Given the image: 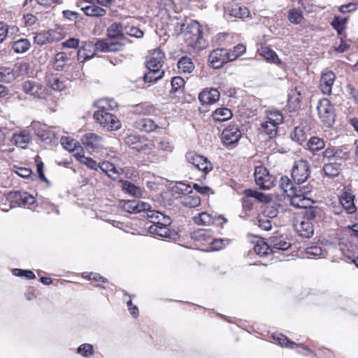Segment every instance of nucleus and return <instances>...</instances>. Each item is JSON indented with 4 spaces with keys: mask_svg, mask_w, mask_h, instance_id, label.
Returning <instances> with one entry per match:
<instances>
[{
    "mask_svg": "<svg viewBox=\"0 0 358 358\" xmlns=\"http://www.w3.org/2000/svg\"><path fill=\"white\" fill-rule=\"evenodd\" d=\"M280 187L287 194L290 204L296 208H307L313 205V200L306 196L311 191L308 185H293L288 177L284 176L281 177Z\"/></svg>",
    "mask_w": 358,
    "mask_h": 358,
    "instance_id": "nucleus-1",
    "label": "nucleus"
},
{
    "mask_svg": "<svg viewBox=\"0 0 358 358\" xmlns=\"http://www.w3.org/2000/svg\"><path fill=\"white\" fill-rule=\"evenodd\" d=\"M148 217L151 219L152 223L148 228L150 234L165 238L170 236L171 231L168 226L171 221L169 216L153 210L148 212Z\"/></svg>",
    "mask_w": 358,
    "mask_h": 358,
    "instance_id": "nucleus-2",
    "label": "nucleus"
},
{
    "mask_svg": "<svg viewBox=\"0 0 358 358\" xmlns=\"http://www.w3.org/2000/svg\"><path fill=\"white\" fill-rule=\"evenodd\" d=\"M203 31L201 26L197 21H191L185 32V41L188 46L202 49L205 47V43L202 37Z\"/></svg>",
    "mask_w": 358,
    "mask_h": 358,
    "instance_id": "nucleus-3",
    "label": "nucleus"
},
{
    "mask_svg": "<svg viewBox=\"0 0 358 358\" xmlns=\"http://www.w3.org/2000/svg\"><path fill=\"white\" fill-rule=\"evenodd\" d=\"M311 207L312 206L307 208L303 217L299 223L295 224L296 231L301 236L304 238L311 237L314 232L313 221L315 218V213Z\"/></svg>",
    "mask_w": 358,
    "mask_h": 358,
    "instance_id": "nucleus-4",
    "label": "nucleus"
},
{
    "mask_svg": "<svg viewBox=\"0 0 358 358\" xmlns=\"http://www.w3.org/2000/svg\"><path fill=\"white\" fill-rule=\"evenodd\" d=\"M94 118L101 127L107 131H117L121 128V122L116 115L110 112L96 110L94 113Z\"/></svg>",
    "mask_w": 358,
    "mask_h": 358,
    "instance_id": "nucleus-5",
    "label": "nucleus"
},
{
    "mask_svg": "<svg viewBox=\"0 0 358 358\" xmlns=\"http://www.w3.org/2000/svg\"><path fill=\"white\" fill-rule=\"evenodd\" d=\"M317 114L324 125L330 127L335 121V112L332 104L327 99H321L317 106Z\"/></svg>",
    "mask_w": 358,
    "mask_h": 358,
    "instance_id": "nucleus-6",
    "label": "nucleus"
},
{
    "mask_svg": "<svg viewBox=\"0 0 358 358\" xmlns=\"http://www.w3.org/2000/svg\"><path fill=\"white\" fill-rule=\"evenodd\" d=\"M22 90L34 99H44L48 95L47 88L41 83L34 80H27L22 83Z\"/></svg>",
    "mask_w": 358,
    "mask_h": 358,
    "instance_id": "nucleus-7",
    "label": "nucleus"
},
{
    "mask_svg": "<svg viewBox=\"0 0 358 358\" xmlns=\"http://www.w3.org/2000/svg\"><path fill=\"white\" fill-rule=\"evenodd\" d=\"M255 180L257 185L264 189H269L276 182V178L271 175L264 166H257L254 173Z\"/></svg>",
    "mask_w": 358,
    "mask_h": 358,
    "instance_id": "nucleus-8",
    "label": "nucleus"
},
{
    "mask_svg": "<svg viewBox=\"0 0 358 358\" xmlns=\"http://www.w3.org/2000/svg\"><path fill=\"white\" fill-rule=\"evenodd\" d=\"M7 199L10 203V208L15 206L29 208L36 202L35 198L25 192H10L7 194Z\"/></svg>",
    "mask_w": 358,
    "mask_h": 358,
    "instance_id": "nucleus-9",
    "label": "nucleus"
},
{
    "mask_svg": "<svg viewBox=\"0 0 358 358\" xmlns=\"http://www.w3.org/2000/svg\"><path fill=\"white\" fill-rule=\"evenodd\" d=\"M310 176V167L306 161L299 160L295 162L292 170V179L297 185L301 186Z\"/></svg>",
    "mask_w": 358,
    "mask_h": 358,
    "instance_id": "nucleus-10",
    "label": "nucleus"
},
{
    "mask_svg": "<svg viewBox=\"0 0 358 358\" xmlns=\"http://www.w3.org/2000/svg\"><path fill=\"white\" fill-rule=\"evenodd\" d=\"M186 159L189 164L205 174L208 173L213 169L210 162L203 156L189 152L186 155Z\"/></svg>",
    "mask_w": 358,
    "mask_h": 358,
    "instance_id": "nucleus-11",
    "label": "nucleus"
},
{
    "mask_svg": "<svg viewBox=\"0 0 358 358\" xmlns=\"http://www.w3.org/2000/svg\"><path fill=\"white\" fill-rule=\"evenodd\" d=\"M244 196L243 199V208L245 210H250L252 209L254 200L265 203L269 201L268 197L264 194L251 189H245L244 191Z\"/></svg>",
    "mask_w": 358,
    "mask_h": 358,
    "instance_id": "nucleus-12",
    "label": "nucleus"
},
{
    "mask_svg": "<svg viewBox=\"0 0 358 358\" xmlns=\"http://www.w3.org/2000/svg\"><path fill=\"white\" fill-rule=\"evenodd\" d=\"M80 141L87 150L92 151L98 150L103 145L102 137L92 132H87L83 135Z\"/></svg>",
    "mask_w": 358,
    "mask_h": 358,
    "instance_id": "nucleus-13",
    "label": "nucleus"
},
{
    "mask_svg": "<svg viewBox=\"0 0 358 358\" xmlns=\"http://www.w3.org/2000/svg\"><path fill=\"white\" fill-rule=\"evenodd\" d=\"M122 208L129 213H138L141 212H148L151 210V206L140 200H128L122 201Z\"/></svg>",
    "mask_w": 358,
    "mask_h": 358,
    "instance_id": "nucleus-14",
    "label": "nucleus"
},
{
    "mask_svg": "<svg viewBox=\"0 0 358 358\" xmlns=\"http://www.w3.org/2000/svg\"><path fill=\"white\" fill-rule=\"evenodd\" d=\"M208 61L214 69H219L229 61L228 50L224 48L216 49L212 51L208 57Z\"/></svg>",
    "mask_w": 358,
    "mask_h": 358,
    "instance_id": "nucleus-15",
    "label": "nucleus"
},
{
    "mask_svg": "<svg viewBox=\"0 0 358 358\" xmlns=\"http://www.w3.org/2000/svg\"><path fill=\"white\" fill-rule=\"evenodd\" d=\"M241 137V132L237 125L230 124L222 134V140L224 145H230L237 143Z\"/></svg>",
    "mask_w": 358,
    "mask_h": 358,
    "instance_id": "nucleus-16",
    "label": "nucleus"
},
{
    "mask_svg": "<svg viewBox=\"0 0 358 358\" xmlns=\"http://www.w3.org/2000/svg\"><path fill=\"white\" fill-rule=\"evenodd\" d=\"M193 220L194 223L199 225L219 224L227 221L226 219L220 216H213L212 214L206 212H203L199 213L197 216H194Z\"/></svg>",
    "mask_w": 358,
    "mask_h": 358,
    "instance_id": "nucleus-17",
    "label": "nucleus"
},
{
    "mask_svg": "<svg viewBox=\"0 0 358 358\" xmlns=\"http://www.w3.org/2000/svg\"><path fill=\"white\" fill-rule=\"evenodd\" d=\"M354 199L355 196L350 192V189L345 187L339 197V201L343 208L346 210L348 213L352 214L357 210L354 203Z\"/></svg>",
    "mask_w": 358,
    "mask_h": 358,
    "instance_id": "nucleus-18",
    "label": "nucleus"
},
{
    "mask_svg": "<svg viewBox=\"0 0 358 358\" xmlns=\"http://www.w3.org/2000/svg\"><path fill=\"white\" fill-rule=\"evenodd\" d=\"M164 57V53L161 50L156 49L153 50L147 59L146 66L148 69L161 71Z\"/></svg>",
    "mask_w": 358,
    "mask_h": 358,
    "instance_id": "nucleus-19",
    "label": "nucleus"
},
{
    "mask_svg": "<svg viewBox=\"0 0 358 358\" xmlns=\"http://www.w3.org/2000/svg\"><path fill=\"white\" fill-rule=\"evenodd\" d=\"M220 92L215 88H206L199 95V99L203 105L213 104L220 99Z\"/></svg>",
    "mask_w": 358,
    "mask_h": 358,
    "instance_id": "nucleus-20",
    "label": "nucleus"
},
{
    "mask_svg": "<svg viewBox=\"0 0 358 358\" xmlns=\"http://www.w3.org/2000/svg\"><path fill=\"white\" fill-rule=\"evenodd\" d=\"M96 46L92 41H85L78 51V59L82 62L92 59L96 54Z\"/></svg>",
    "mask_w": 358,
    "mask_h": 358,
    "instance_id": "nucleus-21",
    "label": "nucleus"
},
{
    "mask_svg": "<svg viewBox=\"0 0 358 358\" xmlns=\"http://www.w3.org/2000/svg\"><path fill=\"white\" fill-rule=\"evenodd\" d=\"M94 45L96 46V51L101 52H115L122 49V44L117 42H114L110 38L99 40Z\"/></svg>",
    "mask_w": 358,
    "mask_h": 358,
    "instance_id": "nucleus-22",
    "label": "nucleus"
},
{
    "mask_svg": "<svg viewBox=\"0 0 358 358\" xmlns=\"http://www.w3.org/2000/svg\"><path fill=\"white\" fill-rule=\"evenodd\" d=\"M31 140L30 132L27 129H23L13 134L12 141L13 143L21 148H26Z\"/></svg>",
    "mask_w": 358,
    "mask_h": 358,
    "instance_id": "nucleus-23",
    "label": "nucleus"
},
{
    "mask_svg": "<svg viewBox=\"0 0 358 358\" xmlns=\"http://www.w3.org/2000/svg\"><path fill=\"white\" fill-rule=\"evenodd\" d=\"M335 79L336 76L332 71H328L322 75L320 87L324 94H331Z\"/></svg>",
    "mask_w": 358,
    "mask_h": 358,
    "instance_id": "nucleus-24",
    "label": "nucleus"
},
{
    "mask_svg": "<svg viewBox=\"0 0 358 358\" xmlns=\"http://www.w3.org/2000/svg\"><path fill=\"white\" fill-rule=\"evenodd\" d=\"M225 11L229 15L240 19H245L250 15V13L247 7L241 6L238 4L227 8Z\"/></svg>",
    "mask_w": 358,
    "mask_h": 358,
    "instance_id": "nucleus-25",
    "label": "nucleus"
},
{
    "mask_svg": "<svg viewBox=\"0 0 358 358\" xmlns=\"http://www.w3.org/2000/svg\"><path fill=\"white\" fill-rule=\"evenodd\" d=\"M278 125L268 120L262 122L259 127V131L262 135H266L269 138H274L277 134Z\"/></svg>",
    "mask_w": 358,
    "mask_h": 358,
    "instance_id": "nucleus-26",
    "label": "nucleus"
},
{
    "mask_svg": "<svg viewBox=\"0 0 358 358\" xmlns=\"http://www.w3.org/2000/svg\"><path fill=\"white\" fill-rule=\"evenodd\" d=\"M257 52L260 56L263 57L268 62L277 64L281 63L276 53L267 46L260 45L257 48Z\"/></svg>",
    "mask_w": 358,
    "mask_h": 358,
    "instance_id": "nucleus-27",
    "label": "nucleus"
},
{
    "mask_svg": "<svg viewBox=\"0 0 358 358\" xmlns=\"http://www.w3.org/2000/svg\"><path fill=\"white\" fill-rule=\"evenodd\" d=\"M108 38L111 41L113 39H121L125 34V27H123L122 23H113L107 30Z\"/></svg>",
    "mask_w": 358,
    "mask_h": 358,
    "instance_id": "nucleus-28",
    "label": "nucleus"
},
{
    "mask_svg": "<svg viewBox=\"0 0 358 358\" xmlns=\"http://www.w3.org/2000/svg\"><path fill=\"white\" fill-rule=\"evenodd\" d=\"M271 246L273 249L286 250L291 246V243L287 241L285 237L281 235H274L270 238Z\"/></svg>",
    "mask_w": 358,
    "mask_h": 358,
    "instance_id": "nucleus-29",
    "label": "nucleus"
},
{
    "mask_svg": "<svg viewBox=\"0 0 358 358\" xmlns=\"http://www.w3.org/2000/svg\"><path fill=\"white\" fill-rule=\"evenodd\" d=\"M97 107V110H103L108 112L117 108V103L113 99L101 98L94 103Z\"/></svg>",
    "mask_w": 358,
    "mask_h": 358,
    "instance_id": "nucleus-30",
    "label": "nucleus"
},
{
    "mask_svg": "<svg viewBox=\"0 0 358 358\" xmlns=\"http://www.w3.org/2000/svg\"><path fill=\"white\" fill-rule=\"evenodd\" d=\"M213 233L209 229H199L192 233V238L195 241L209 244L212 240Z\"/></svg>",
    "mask_w": 358,
    "mask_h": 358,
    "instance_id": "nucleus-31",
    "label": "nucleus"
},
{
    "mask_svg": "<svg viewBox=\"0 0 358 358\" xmlns=\"http://www.w3.org/2000/svg\"><path fill=\"white\" fill-rule=\"evenodd\" d=\"M61 144L64 149L73 152V155L77 152H83V149L79 145L78 142L75 139H72L69 137H62Z\"/></svg>",
    "mask_w": 358,
    "mask_h": 358,
    "instance_id": "nucleus-32",
    "label": "nucleus"
},
{
    "mask_svg": "<svg viewBox=\"0 0 358 358\" xmlns=\"http://www.w3.org/2000/svg\"><path fill=\"white\" fill-rule=\"evenodd\" d=\"M99 169L113 180H117L120 176L119 170L109 162H103L100 164Z\"/></svg>",
    "mask_w": 358,
    "mask_h": 358,
    "instance_id": "nucleus-33",
    "label": "nucleus"
},
{
    "mask_svg": "<svg viewBox=\"0 0 358 358\" xmlns=\"http://www.w3.org/2000/svg\"><path fill=\"white\" fill-rule=\"evenodd\" d=\"M265 118L266 120L278 125L281 124L284 120L282 113L275 108H270L265 110Z\"/></svg>",
    "mask_w": 358,
    "mask_h": 358,
    "instance_id": "nucleus-34",
    "label": "nucleus"
},
{
    "mask_svg": "<svg viewBox=\"0 0 358 358\" xmlns=\"http://www.w3.org/2000/svg\"><path fill=\"white\" fill-rule=\"evenodd\" d=\"M82 10L86 15L90 17H102L106 14L105 9L94 3L82 8Z\"/></svg>",
    "mask_w": 358,
    "mask_h": 358,
    "instance_id": "nucleus-35",
    "label": "nucleus"
},
{
    "mask_svg": "<svg viewBox=\"0 0 358 358\" xmlns=\"http://www.w3.org/2000/svg\"><path fill=\"white\" fill-rule=\"evenodd\" d=\"M122 189L133 196L139 197L142 196V191L139 187H137L128 180H120Z\"/></svg>",
    "mask_w": 358,
    "mask_h": 358,
    "instance_id": "nucleus-36",
    "label": "nucleus"
},
{
    "mask_svg": "<svg viewBox=\"0 0 358 358\" xmlns=\"http://www.w3.org/2000/svg\"><path fill=\"white\" fill-rule=\"evenodd\" d=\"M307 136L308 129L301 126L296 127L291 133V138L301 145L306 141Z\"/></svg>",
    "mask_w": 358,
    "mask_h": 358,
    "instance_id": "nucleus-37",
    "label": "nucleus"
},
{
    "mask_svg": "<svg viewBox=\"0 0 358 358\" xmlns=\"http://www.w3.org/2000/svg\"><path fill=\"white\" fill-rule=\"evenodd\" d=\"M301 94L299 87L292 90L289 94L288 103L293 110L297 109L300 106L301 101Z\"/></svg>",
    "mask_w": 358,
    "mask_h": 358,
    "instance_id": "nucleus-38",
    "label": "nucleus"
},
{
    "mask_svg": "<svg viewBox=\"0 0 358 358\" xmlns=\"http://www.w3.org/2000/svg\"><path fill=\"white\" fill-rule=\"evenodd\" d=\"M136 127L140 130L151 132L157 128V125L155 122L149 118H143L136 122Z\"/></svg>",
    "mask_w": 358,
    "mask_h": 358,
    "instance_id": "nucleus-39",
    "label": "nucleus"
},
{
    "mask_svg": "<svg viewBox=\"0 0 358 358\" xmlns=\"http://www.w3.org/2000/svg\"><path fill=\"white\" fill-rule=\"evenodd\" d=\"M49 37L52 43L61 41L66 36V31L63 27L57 25L54 28L48 30Z\"/></svg>",
    "mask_w": 358,
    "mask_h": 358,
    "instance_id": "nucleus-40",
    "label": "nucleus"
},
{
    "mask_svg": "<svg viewBox=\"0 0 358 358\" xmlns=\"http://www.w3.org/2000/svg\"><path fill=\"white\" fill-rule=\"evenodd\" d=\"M231 117L232 113L231 110L227 108H217L212 114L213 119L216 122H224L228 120Z\"/></svg>",
    "mask_w": 358,
    "mask_h": 358,
    "instance_id": "nucleus-41",
    "label": "nucleus"
},
{
    "mask_svg": "<svg viewBox=\"0 0 358 358\" xmlns=\"http://www.w3.org/2000/svg\"><path fill=\"white\" fill-rule=\"evenodd\" d=\"M31 48V43L27 38H21L13 43L12 48L15 52L22 54L27 52Z\"/></svg>",
    "mask_w": 358,
    "mask_h": 358,
    "instance_id": "nucleus-42",
    "label": "nucleus"
},
{
    "mask_svg": "<svg viewBox=\"0 0 358 358\" xmlns=\"http://www.w3.org/2000/svg\"><path fill=\"white\" fill-rule=\"evenodd\" d=\"M74 157L79 160L81 163L86 165L87 167L93 169L98 170L100 166V164H98L95 160L90 157H85L83 152H77L74 154Z\"/></svg>",
    "mask_w": 358,
    "mask_h": 358,
    "instance_id": "nucleus-43",
    "label": "nucleus"
},
{
    "mask_svg": "<svg viewBox=\"0 0 358 358\" xmlns=\"http://www.w3.org/2000/svg\"><path fill=\"white\" fill-rule=\"evenodd\" d=\"M182 203L187 207L195 208L200 205L201 199L196 194L188 193L182 197Z\"/></svg>",
    "mask_w": 358,
    "mask_h": 358,
    "instance_id": "nucleus-44",
    "label": "nucleus"
},
{
    "mask_svg": "<svg viewBox=\"0 0 358 358\" xmlns=\"http://www.w3.org/2000/svg\"><path fill=\"white\" fill-rule=\"evenodd\" d=\"M341 169V164L335 161L324 164L323 171L326 176L330 177L337 176Z\"/></svg>",
    "mask_w": 358,
    "mask_h": 358,
    "instance_id": "nucleus-45",
    "label": "nucleus"
},
{
    "mask_svg": "<svg viewBox=\"0 0 358 358\" xmlns=\"http://www.w3.org/2000/svg\"><path fill=\"white\" fill-rule=\"evenodd\" d=\"M178 68L180 72L191 73L194 69V65L189 57H183L178 61Z\"/></svg>",
    "mask_w": 358,
    "mask_h": 358,
    "instance_id": "nucleus-46",
    "label": "nucleus"
},
{
    "mask_svg": "<svg viewBox=\"0 0 358 358\" xmlns=\"http://www.w3.org/2000/svg\"><path fill=\"white\" fill-rule=\"evenodd\" d=\"M348 19L345 17H335L331 22L332 27L336 30L339 36H344Z\"/></svg>",
    "mask_w": 358,
    "mask_h": 358,
    "instance_id": "nucleus-47",
    "label": "nucleus"
},
{
    "mask_svg": "<svg viewBox=\"0 0 358 358\" xmlns=\"http://www.w3.org/2000/svg\"><path fill=\"white\" fill-rule=\"evenodd\" d=\"M48 85L55 91H62L65 89L64 82L56 76H51L48 78Z\"/></svg>",
    "mask_w": 358,
    "mask_h": 358,
    "instance_id": "nucleus-48",
    "label": "nucleus"
},
{
    "mask_svg": "<svg viewBox=\"0 0 358 358\" xmlns=\"http://www.w3.org/2000/svg\"><path fill=\"white\" fill-rule=\"evenodd\" d=\"M254 250L257 255L260 257L266 256L272 252V249L267 245V243L263 240H259L257 241Z\"/></svg>",
    "mask_w": 358,
    "mask_h": 358,
    "instance_id": "nucleus-49",
    "label": "nucleus"
},
{
    "mask_svg": "<svg viewBox=\"0 0 358 358\" xmlns=\"http://www.w3.org/2000/svg\"><path fill=\"white\" fill-rule=\"evenodd\" d=\"M273 337L275 340L278 341L279 345H281L282 347H289L292 348L294 345H296L295 343L290 341L285 336L282 334L273 336ZM297 346L301 347L303 350L307 351L308 352H311V351L308 348L302 347L301 345H297Z\"/></svg>",
    "mask_w": 358,
    "mask_h": 358,
    "instance_id": "nucleus-50",
    "label": "nucleus"
},
{
    "mask_svg": "<svg viewBox=\"0 0 358 358\" xmlns=\"http://www.w3.org/2000/svg\"><path fill=\"white\" fill-rule=\"evenodd\" d=\"M307 145L312 152H317L325 147L324 141L318 137L310 138Z\"/></svg>",
    "mask_w": 358,
    "mask_h": 358,
    "instance_id": "nucleus-51",
    "label": "nucleus"
},
{
    "mask_svg": "<svg viewBox=\"0 0 358 358\" xmlns=\"http://www.w3.org/2000/svg\"><path fill=\"white\" fill-rule=\"evenodd\" d=\"M287 17L291 23L298 24L302 22L303 15L301 10L292 8L289 10Z\"/></svg>",
    "mask_w": 358,
    "mask_h": 358,
    "instance_id": "nucleus-52",
    "label": "nucleus"
},
{
    "mask_svg": "<svg viewBox=\"0 0 358 358\" xmlns=\"http://www.w3.org/2000/svg\"><path fill=\"white\" fill-rule=\"evenodd\" d=\"M149 71L145 73L143 76V80L145 83L157 82L159 80L163 74L164 71L156 69H148Z\"/></svg>",
    "mask_w": 358,
    "mask_h": 358,
    "instance_id": "nucleus-53",
    "label": "nucleus"
},
{
    "mask_svg": "<svg viewBox=\"0 0 358 358\" xmlns=\"http://www.w3.org/2000/svg\"><path fill=\"white\" fill-rule=\"evenodd\" d=\"M307 258L324 257L325 254L322 248L319 246H310L306 250Z\"/></svg>",
    "mask_w": 358,
    "mask_h": 358,
    "instance_id": "nucleus-54",
    "label": "nucleus"
},
{
    "mask_svg": "<svg viewBox=\"0 0 358 358\" xmlns=\"http://www.w3.org/2000/svg\"><path fill=\"white\" fill-rule=\"evenodd\" d=\"M68 57L65 52H61L55 55L54 59V67L57 70H61L66 64Z\"/></svg>",
    "mask_w": 358,
    "mask_h": 358,
    "instance_id": "nucleus-55",
    "label": "nucleus"
},
{
    "mask_svg": "<svg viewBox=\"0 0 358 358\" xmlns=\"http://www.w3.org/2000/svg\"><path fill=\"white\" fill-rule=\"evenodd\" d=\"M34 43L39 45L51 43L48 31L36 33L34 37Z\"/></svg>",
    "mask_w": 358,
    "mask_h": 358,
    "instance_id": "nucleus-56",
    "label": "nucleus"
},
{
    "mask_svg": "<svg viewBox=\"0 0 358 358\" xmlns=\"http://www.w3.org/2000/svg\"><path fill=\"white\" fill-rule=\"evenodd\" d=\"M245 46L242 44H238L234 47L233 50L228 51L229 61H234L237 57L241 56L245 52Z\"/></svg>",
    "mask_w": 358,
    "mask_h": 358,
    "instance_id": "nucleus-57",
    "label": "nucleus"
},
{
    "mask_svg": "<svg viewBox=\"0 0 358 358\" xmlns=\"http://www.w3.org/2000/svg\"><path fill=\"white\" fill-rule=\"evenodd\" d=\"M77 352L84 357H89L94 354L93 346L89 343L82 344L78 348Z\"/></svg>",
    "mask_w": 358,
    "mask_h": 358,
    "instance_id": "nucleus-58",
    "label": "nucleus"
},
{
    "mask_svg": "<svg viewBox=\"0 0 358 358\" xmlns=\"http://www.w3.org/2000/svg\"><path fill=\"white\" fill-rule=\"evenodd\" d=\"M185 83V80L182 78L180 76L173 77L171 80L172 92H178L181 91L182 92Z\"/></svg>",
    "mask_w": 358,
    "mask_h": 358,
    "instance_id": "nucleus-59",
    "label": "nucleus"
},
{
    "mask_svg": "<svg viewBox=\"0 0 358 358\" xmlns=\"http://www.w3.org/2000/svg\"><path fill=\"white\" fill-rule=\"evenodd\" d=\"M14 275L18 277H25L27 279L32 280L36 278L35 274L30 270H22L20 268H14L12 271Z\"/></svg>",
    "mask_w": 358,
    "mask_h": 358,
    "instance_id": "nucleus-60",
    "label": "nucleus"
},
{
    "mask_svg": "<svg viewBox=\"0 0 358 358\" xmlns=\"http://www.w3.org/2000/svg\"><path fill=\"white\" fill-rule=\"evenodd\" d=\"M13 79L12 70L9 68L0 67V82L8 83Z\"/></svg>",
    "mask_w": 358,
    "mask_h": 358,
    "instance_id": "nucleus-61",
    "label": "nucleus"
},
{
    "mask_svg": "<svg viewBox=\"0 0 358 358\" xmlns=\"http://www.w3.org/2000/svg\"><path fill=\"white\" fill-rule=\"evenodd\" d=\"M350 48V44L346 40V34L341 36L340 43L335 46V50L338 52H344Z\"/></svg>",
    "mask_w": 358,
    "mask_h": 358,
    "instance_id": "nucleus-62",
    "label": "nucleus"
},
{
    "mask_svg": "<svg viewBox=\"0 0 358 358\" xmlns=\"http://www.w3.org/2000/svg\"><path fill=\"white\" fill-rule=\"evenodd\" d=\"M125 34L138 38H141L143 36V31L135 27L129 28L125 27Z\"/></svg>",
    "mask_w": 358,
    "mask_h": 358,
    "instance_id": "nucleus-63",
    "label": "nucleus"
},
{
    "mask_svg": "<svg viewBox=\"0 0 358 358\" xmlns=\"http://www.w3.org/2000/svg\"><path fill=\"white\" fill-rule=\"evenodd\" d=\"M80 41L78 38H70L66 41L62 43V47L65 48H78L79 46Z\"/></svg>",
    "mask_w": 358,
    "mask_h": 358,
    "instance_id": "nucleus-64",
    "label": "nucleus"
}]
</instances>
